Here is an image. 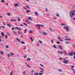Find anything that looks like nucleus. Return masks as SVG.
I'll return each instance as SVG.
<instances>
[{
	"mask_svg": "<svg viewBox=\"0 0 75 75\" xmlns=\"http://www.w3.org/2000/svg\"><path fill=\"white\" fill-rule=\"evenodd\" d=\"M60 43H61V42H57V43L58 44H60Z\"/></svg>",
	"mask_w": 75,
	"mask_h": 75,
	"instance_id": "51",
	"label": "nucleus"
},
{
	"mask_svg": "<svg viewBox=\"0 0 75 75\" xmlns=\"http://www.w3.org/2000/svg\"><path fill=\"white\" fill-rule=\"evenodd\" d=\"M59 59H60V60H62V59H63V58H60Z\"/></svg>",
	"mask_w": 75,
	"mask_h": 75,
	"instance_id": "54",
	"label": "nucleus"
},
{
	"mask_svg": "<svg viewBox=\"0 0 75 75\" xmlns=\"http://www.w3.org/2000/svg\"><path fill=\"white\" fill-rule=\"evenodd\" d=\"M64 60L63 62L65 64H68V63H69V62H68V61L67 60H65V59H64Z\"/></svg>",
	"mask_w": 75,
	"mask_h": 75,
	"instance_id": "2",
	"label": "nucleus"
},
{
	"mask_svg": "<svg viewBox=\"0 0 75 75\" xmlns=\"http://www.w3.org/2000/svg\"><path fill=\"white\" fill-rule=\"evenodd\" d=\"M52 43H54V40H52Z\"/></svg>",
	"mask_w": 75,
	"mask_h": 75,
	"instance_id": "42",
	"label": "nucleus"
},
{
	"mask_svg": "<svg viewBox=\"0 0 75 75\" xmlns=\"http://www.w3.org/2000/svg\"><path fill=\"white\" fill-rule=\"evenodd\" d=\"M26 66H27V67H29L30 68H31V67L30 66H29V65H28V64H27Z\"/></svg>",
	"mask_w": 75,
	"mask_h": 75,
	"instance_id": "25",
	"label": "nucleus"
},
{
	"mask_svg": "<svg viewBox=\"0 0 75 75\" xmlns=\"http://www.w3.org/2000/svg\"><path fill=\"white\" fill-rule=\"evenodd\" d=\"M40 69H41V71H44V69H43L41 68L40 67Z\"/></svg>",
	"mask_w": 75,
	"mask_h": 75,
	"instance_id": "15",
	"label": "nucleus"
},
{
	"mask_svg": "<svg viewBox=\"0 0 75 75\" xmlns=\"http://www.w3.org/2000/svg\"><path fill=\"white\" fill-rule=\"evenodd\" d=\"M64 54H65V55H67V53H66V52Z\"/></svg>",
	"mask_w": 75,
	"mask_h": 75,
	"instance_id": "63",
	"label": "nucleus"
},
{
	"mask_svg": "<svg viewBox=\"0 0 75 75\" xmlns=\"http://www.w3.org/2000/svg\"><path fill=\"white\" fill-rule=\"evenodd\" d=\"M39 33L40 34H41V31H39Z\"/></svg>",
	"mask_w": 75,
	"mask_h": 75,
	"instance_id": "60",
	"label": "nucleus"
},
{
	"mask_svg": "<svg viewBox=\"0 0 75 75\" xmlns=\"http://www.w3.org/2000/svg\"><path fill=\"white\" fill-rule=\"evenodd\" d=\"M1 37H4V33L3 32H2L1 34Z\"/></svg>",
	"mask_w": 75,
	"mask_h": 75,
	"instance_id": "6",
	"label": "nucleus"
},
{
	"mask_svg": "<svg viewBox=\"0 0 75 75\" xmlns=\"http://www.w3.org/2000/svg\"><path fill=\"white\" fill-rule=\"evenodd\" d=\"M28 20H31V21H32V19H31V17H28Z\"/></svg>",
	"mask_w": 75,
	"mask_h": 75,
	"instance_id": "12",
	"label": "nucleus"
},
{
	"mask_svg": "<svg viewBox=\"0 0 75 75\" xmlns=\"http://www.w3.org/2000/svg\"><path fill=\"white\" fill-rule=\"evenodd\" d=\"M64 29H66L68 31L69 30V28L68 26H64L63 27Z\"/></svg>",
	"mask_w": 75,
	"mask_h": 75,
	"instance_id": "3",
	"label": "nucleus"
},
{
	"mask_svg": "<svg viewBox=\"0 0 75 75\" xmlns=\"http://www.w3.org/2000/svg\"><path fill=\"white\" fill-rule=\"evenodd\" d=\"M35 14L36 16H38V12H35Z\"/></svg>",
	"mask_w": 75,
	"mask_h": 75,
	"instance_id": "18",
	"label": "nucleus"
},
{
	"mask_svg": "<svg viewBox=\"0 0 75 75\" xmlns=\"http://www.w3.org/2000/svg\"><path fill=\"white\" fill-rule=\"evenodd\" d=\"M30 40H31L32 41H33V38H32V37H31L30 38Z\"/></svg>",
	"mask_w": 75,
	"mask_h": 75,
	"instance_id": "35",
	"label": "nucleus"
},
{
	"mask_svg": "<svg viewBox=\"0 0 75 75\" xmlns=\"http://www.w3.org/2000/svg\"><path fill=\"white\" fill-rule=\"evenodd\" d=\"M34 75H38V73L35 72Z\"/></svg>",
	"mask_w": 75,
	"mask_h": 75,
	"instance_id": "17",
	"label": "nucleus"
},
{
	"mask_svg": "<svg viewBox=\"0 0 75 75\" xmlns=\"http://www.w3.org/2000/svg\"><path fill=\"white\" fill-rule=\"evenodd\" d=\"M21 42L22 43V44H25V42Z\"/></svg>",
	"mask_w": 75,
	"mask_h": 75,
	"instance_id": "49",
	"label": "nucleus"
},
{
	"mask_svg": "<svg viewBox=\"0 0 75 75\" xmlns=\"http://www.w3.org/2000/svg\"><path fill=\"white\" fill-rule=\"evenodd\" d=\"M56 16L57 17H59V14H58V13H56Z\"/></svg>",
	"mask_w": 75,
	"mask_h": 75,
	"instance_id": "30",
	"label": "nucleus"
},
{
	"mask_svg": "<svg viewBox=\"0 0 75 75\" xmlns=\"http://www.w3.org/2000/svg\"><path fill=\"white\" fill-rule=\"evenodd\" d=\"M29 33L30 34H31V33H33V31L31 30L29 31Z\"/></svg>",
	"mask_w": 75,
	"mask_h": 75,
	"instance_id": "24",
	"label": "nucleus"
},
{
	"mask_svg": "<svg viewBox=\"0 0 75 75\" xmlns=\"http://www.w3.org/2000/svg\"><path fill=\"white\" fill-rule=\"evenodd\" d=\"M26 12L27 13H30V11L27 10V11H26Z\"/></svg>",
	"mask_w": 75,
	"mask_h": 75,
	"instance_id": "36",
	"label": "nucleus"
},
{
	"mask_svg": "<svg viewBox=\"0 0 75 75\" xmlns=\"http://www.w3.org/2000/svg\"><path fill=\"white\" fill-rule=\"evenodd\" d=\"M58 71H59L60 72H62V70L60 69H59Z\"/></svg>",
	"mask_w": 75,
	"mask_h": 75,
	"instance_id": "38",
	"label": "nucleus"
},
{
	"mask_svg": "<svg viewBox=\"0 0 75 75\" xmlns=\"http://www.w3.org/2000/svg\"><path fill=\"white\" fill-rule=\"evenodd\" d=\"M13 33L14 34H16V33H17V32H16V31H14Z\"/></svg>",
	"mask_w": 75,
	"mask_h": 75,
	"instance_id": "29",
	"label": "nucleus"
},
{
	"mask_svg": "<svg viewBox=\"0 0 75 75\" xmlns=\"http://www.w3.org/2000/svg\"><path fill=\"white\" fill-rule=\"evenodd\" d=\"M42 74H43V73H39V75H42Z\"/></svg>",
	"mask_w": 75,
	"mask_h": 75,
	"instance_id": "37",
	"label": "nucleus"
},
{
	"mask_svg": "<svg viewBox=\"0 0 75 75\" xmlns=\"http://www.w3.org/2000/svg\"><path fill=\"white\" fill-rule=\"evenodd\" d=\"M60 41H61L62 42H63V39L62 40H60Z\"/></svg>",
	"mask_w": 75,
	"mask_h": 75,
	"instance_id": "55",
	"label": "nucleus"
},
{
	"mask_svg": "<svg viewBox=\"0 0 75 75\" xmlns=\"http://www.w3.org/2000/svg\"><path fill=\"white\" fill-rule=\"evenodd\" d=\"M11 21H12V22H13V21H16V20H13L12 19H11Z\"/></svg>",
	"mask_w": 75,
	"mask_h": 75,
	"instance_id": "9",
	"label": "nucleus"
},
{
	"mask_svg": "<svg viewBox=\"0 0 75 75\" xmlns=\"http://www.w3.org/2000/svg\"><path fill=\"white\" fill-rule=\"evenodd\" d=\"M7 25L8 27H11V24L9 23L7 24Z\"/></svg>",
	"mask_w": 75,
	"mask_h": 75,
	"instance_id": "5",
	"label": "nucleus"
},
{
	"mask_svg": "<svg viewBox=\"0 0 75 75\" xmlns=\"http://www.w3.org/2000/svg\"><path fill=\"white\" fill-rule=\"evenodd\" d=\"M27 60V61L28 60H29V61H31V59H30V58H28Z\"/></svg>",
	"mask_w": 75,
	"mask_h": 75,
	"instance_id": "32",
	"label": "nucleus"
},
{
	"mask_svg": "<svg viewBox=\"0 0 75 75\" xmlns=\"http://www.w3.org/2000/svg\"><path fill=\"white\" fill-rule=\"evenodd\" d=\"M7 15L8 16H9L11 15V14L10 13H7Z\"/></svg>",
	"mask_w": 75,
	"mask_h": 75,
	"instance_id": "14",
	"label": "nucleus"
},
{
	"mask_svg": "<svg viewBox=\"0 0 75 75\" xmlns=\"http://www.w3.org/2000/svg\"><path fill=\"white\" fill-rule=\"evenodd\" d=\"M73 12H75V10L71 11V12L69 13V14L71 17H74V16H73V15H74V13Z\"/></svg>",
	"mask_w": 75,
	"mask_h": 75,
	"instance_id": "1",
	"label": "nucleus"
},
{
	"mask_svg": "<svg viewBox=\"0 0 75 75\" xmlns=\"http://www.w3.org/2000/svg\"><path fill=\"white\" fill-rule=\"evenodd\" d=\"M19 28L18 27H16V28H15V29L16 30V29H18Z\"/></svg>",
	"mask_w": 75,
	"mask_h": 75,
	"instance_id": "50",
	"label": "nucleus"
},
{
	"mask_svg": "<svg viewBox=\"0 0 75 75\" xmlns=\"http://www.w3.org/2000/svg\"><path fill=\"white\" fill-rule=\"evenodd\" d=\"M6 22H4V25H6Z\"/></svg>",
	"mask_w": 75,
	"mask_h": 75,
	"instance_id": "59",
	"label": "nucleus"
},
{
	"mask_svg": "<svg viewBox=\"0 0 75 75\" xmlns=\"http://www.w3.org/2000/svg\"><path fill=\"white\" fill-rule=\"evenodd\" d=\"M38 25H39V26H41V27L42 26L43 27H44V26L43 25H39L38 24Z\"/></svg>",
	"mask_w": 75,
	"mask_h": 75,
	"instance_id": "19",
	"label": "nucleus"
},
{
	"mask_svg": "<svg viewBox=\"0 0 75 75\" xmlns=\"http://www.w3.org/2000/svg\"><path fill=\"white\" fill-rule=\"evenodd\" d=\"M23 57L24 58H27V57H26V56H23Z\"/></svg>",
	"mask_w": 75,
	"mask_h": 75,
	"instance_id": "46",
	"label": "nucleus"
},
{
	"mask_svg": "<svg viewBox=\"0 0 75 75\" xmlns=\"http://www.w3.org/2000/svg\"><path fill=\"white\" fill-rule=\"evenodd\" d=\"M24 50H26V46H25V48H23Z\"/></svg>",
	"mask_w": 75,
	"mask_h": 75,
	"instance_id": "52",
	"label": "nucleus"
},
{
	"mask_svg": "<svg viewBox=\"0 0 75 75\" xmlns=\"http://www.w3.org/2000/svg\"><path fill=\"white\" fill-rule=\"evenodd\" d=\"M16 40H17V41H18V42H21V41H20V40L18 39V38H17Z\"/></svg>",
	"mask_w": 75,
	"mask_h": 75,
	"instance_id": "11",
	"label": "nucleus"
},
{
	"mask_svg": "<svg viewBox=\"0 0 75 75\" xmlns=\"http://www.w3.org/2000/svg\"><path fill=\"white\" fill-rule=\"evenodd\" d=\"M7 55L8 58H9L10 57V54H8Z\"/></svg>",
	"mask_w": 75,
	"mask_h": 75,
	"instance_id": "40",
	"label": "nucleus"
},
{
	"mask_svg": "<svg viewBox=\"0 0 75 75\" xmlns=\"http://www.w3.org/2000/svg\"><path fill=\"white\" fill-rule=\"evenodd\" d=\"M1 2L3 3V2H5V1L4 0H1Z\"/></svg>",
	"mask_w": 75,
	"mask_h": 75,
	"instance_id": "26",
	"label": "nucleus"
},
{
	"mask_svg": "<svg viewBox=\"0 0 75 75\" xmlns=\"http://www.w3.org/2000/svg\"><path fill=\"white\" fill-rule=\"evenodd\" d=\"M10 54H11V56H12V55H14V53H10Z\"/></svg>",
	"mask_w": 75,
	"mask_h": 75,
	"instance_id": "23",
	"label": "nucleus"
},
{
	"mask_svg": "<svg viewBox=\"0 0 75 75\" xmlns=\"http://www.w3.org/2000/svg\"><path fill=\"white\" fill-rule=\"evenodd\" d=\"M30 23H31V22H30V21H28V24H30Z\"/></svg>",
	"mask_w": 75,
	"mask_h": 75,
	"instance_id": "47",
	"label": "nucleus"
},
{
	"mask_svg": "<svg viewBox=\"0 0 75 75\" xmlns=\"http://www.w3.org/2000/svg\"><path fill=\"white\" fill-rule=\"evenodd\" d=\"M39 42L41 43V44H42V42L41 41H39Z\"/></svg>",
	"mask_w": 75,
	"mask_h": 75,
	"instance_id": "56",
	"label": "nucleus"
},
{
	"mask_svg": "<svg viewBox=\"0 0 75 75\" xmlns=\"http://www.w3.org/2000/svg\"><path fill=\"white\" fill-rule=\"evenodd\" d=\"M15 7H18V4H15Z\"/></svg>",
	"mask_w": 75,
	"mask_h": 75,
	"instance_id": "8",
	"label": "nucleus"
},
{
	"mask_svg": "<svg viewBox=\"0 0 75 75\" xmlns=\"http://www.w3.org/2000/svg\"><path fill=\"white\" fill-rule=\"evenodd\" d=\"M7 35H5V38H6V39H7Z\"/></svg>",
	"mask_w": 75,
	"mask_h": 75,
	"instance_id": "39",
	"label": "nucleus"
},
{
	"mask_svg": "<svg viewBox=\"0 0 75 75\" xmlns=\"http://www.w3.org/2000/svg\"><path fill=\"white\" fill-rule=\"evenodd\" d=\"M66 43L67 44H69V42H66Z\"/></svg>",
	"mask_w": 75,
	"mask_h": 75,
	"instance_id": "48",
	"label": "nucleus"
},
{
	"mask_svg": "<svg viewBox=\"0 0 75 75\" xmlns=\"http://www.w3.org/2000/svg\"><path fill=\"white\" fill-rule=\"evenodd\" d=\"M40 66H41V67H44V65H42V64H40Z\"/></svg>",
	"mask_w": 75,
	"mask_h": 75,
	"instance_id": "41",
	"label": "nucleus"
},
{
	"mask_svg": "<svg viewBox=\"0 0 75 75\" xmlns=\"http://www.w3.org/2000/svg\"><path fill=\"white\" fill-rule=\"evenodd\" d=\"M68 55L70 56H72V55H73V54L71 53V52H69L68 54Z\"/></svg>",
	"mask_w": 75,
	"mask_h": 75,
	"instance_id": "4",
	"label": "nucleus"
},
{
	"mask_svg": "<svg viewBox=\"0 0 75 75\" xmlns=\"http://www.w3.org/2000/svg\"><path fill=\"white\" fill-rule=\"evenodd\" d=\"M18 21H21V20H20V18H19V17H18Z\"/></svg>",
	"mask_w": 75,
	"mask_h": 75,
	"instance_id": "16",
	"label": "nucleus"
},
{
	"mask_svg": "<svg viewBox=\"0 0 75 75\" xmlns=\"http://www.w3.org/2000/svg\"><path fill=\"white\" fill-rule=\"evenodd\" d=\"M37 47H38L39 46V43H38L37 44Z\"/></svg>",
	"mask_w": 75,
	"mask_h": 75,
	"instance_id": "61",
	"label": "nucleus"
},
{
	"mask_svg": "<svg viewBox=\"0 0 75 75\" xmlns=\"http://www.w3.org/2000/svg\"><path fill=\"white\" fill-rule=\"evenodd\" d=\"M58 54H60V51H58Z\"/></svg>",
	"mask_w": 75,
	"mask_h": 75,
	"instance_id": "44",
	"label": "nucleus"
},
{
	"mask_svg": "<svg viewBox=\"0 0 75 75\" xmlns=\"http://www.w3.org/2000/svg\"><path fill=\"white\" fill-rule=\"evenodd\" d=\"M0 52H1V54L2 55H3V51H1Z\"/></svg>",
	"mask_w": 75,
	"mask_h": 75,
	"instance_id": "33",
	"label": "nucleus"
},
{
	"mask_svg": "<svg viewBox=\"0 0 75 75\" xmlns=\"http://www.w3.org/2000/svg\"><path fill=\"white\" fill-rule=\"evenodd\" d=\"M50 30L51 32L52 31V28H50Z\"/></svg>",
	"mask_w": 75,
	"mask_h": 75,
	"instance_id": "20",
	"label": "nucleus"
},
{
	"mask_svg": "<svg viewBox=\"0 0 75 75\" xmlns=\"http://www.w3.org/2000/svg\"><path fill=\"white\" fill-rule=\"evenodd\" d=\"M53 47L54 48H55L56 49H57V46L55 45H54Z\"/></svg>",
	"mask_w": 75,
	"mask_h": 75,
	"instance_id": "13",
	"label": "nucleus"
},
{
	"mask_svg": "<svg viewBox=\"0 0 75 75\" xmlns=\"http://www.w3.org/2000/svg\"><path fill=\"white\" fill-rule=\"evenodd\" d=\"M24 9H25L26 10H27V9H26V8H25V6H24Z\"/></svg>",
	"mask_w": 75,
	"mask_h": 75,
	"instance_id": "45",
	"label": "nucleus"
},
{
	"mask_svg": "<svg viewBox=\"0 0 75 75\" xmlns=\"http://www.w3.org/2000/svg\"><path fill=\"white\" fill-rule=\"evenodd\" d=\"M63 54V52L62 51H61L60 52V54Z\"/></svg>",
	"mask_w": 75,
	"mask_h": 75,
	"instance_id": "34",
	"label": "nucleus"
},
{
	"mask_svg": "<svg viewBox=\"0 0 75 75\" xmlns=\"http://www.w3.org/2000/svg\"><path fill=\"white\" fill-rule=\"evenodd\" d=\"M6 48H8V47H9V46L8 45H7L6 46Z\"/></svg>",
	"mask_w": 75,
	"mask_h": 75,
	"instance_id": "43",
	"label": "nucleus"
},
{
	"mask_svg": "<svg viewBox=\"0 0 75 75\" xmlns=\"http://www.w3.org/2000/svg\"><path fill=\"white\" fill-rule=\"evenodd\" d=\"M6 34H8V35H10V34L8 33H6Z\"/></svg>",
	"mask_w": 75,
	"mask_h": 75,
	"instance_id": "57",
	"label": "nucleus"
},
{
	"mask_svg": "<svg viewBox=\"0 0 75 75\" xmlns=\"http://www.w3.org/2000/svg\"><path fill=\"white\" fill-rule=\"evenodd\" d=\"M18 34L20 35V34H21V32H20V31H18Z\"/></svg>",
	"mask_w": 75,
	"mask_h": 75,
	"instance_id": "31",
	"label": "nucleus"
},
{
	"mask_svg": "<svg viewBox=\"0 0 75 75\" xmlns=\"http://www.w3.org/2000/svg\"><path fill=\"white\" fill-rule=\"evenodd\" d=\"M20 25L21 27H23V26L24 25L22 24H21Z\"/></svg>",
	"mask_w": 75,
	"mask_h": 75,
	"instance_id": "62",
	"label": "nucleus"
},
{
	"mask_svg": "<svg viewBox=\"0 0 75 75\" xmlns=\"http://www.w3.org/2000/svg\"><path fill=\"white\" fill-rule=\"evenodd\" d=\"M62 25H63L64 26H65V25H66V24H65L64 23H62Z\"/></svg>",
	"mask_w": 75,
	"mask_h": 75,
	"instance_id": "22",
	"label": "nucleus"
},
{
	"mask_svg": "<svg viewBox=\"0 0 75 75\" xmlns=\"http://www.w3.org/2000/svg\"><path fill=\"white\" fill-rule=\"evenodd\" d=\"M47 33L45 32H43V35H47Z\"/></svg>",
	"mask_w": 75,
	"mask_h": 75,
	"instance_id": "10",
	"label": "nucleus"
},
{
	"mask_svg": "<svg viewBox=\"0 0 75 75\" xmlns=\"http://www.w3.org/2000/svg\"><path fill=\"white\" fill-rule=\"evenodd\" d=\"M58 47L60 48V50H62V49H63V47H62L61 46H58Z\"/></svg>",
	"mask_w": 75,
	"mask_h": 75,
	"instance_id": "7",
	"label": "nucleus"
},
{
	"mask_svg": "<svg viewBox=\"0 0 75 75\" xmlns=\"http://www.w3.org/2000/svg\"><path fill=\"white\" fill-rule=\"evenodd\" d=\"M24 24V25H25L26 26H27L28 25L27 23H23Z\"/></svg>",
	"mask_w": 75,
	"mask_h": 75,
	"instance_id": "21",
	"label": "nucleus"
},
{
	"mask_svg": "<svg viewBox=\"0 0 75 75\" xmlns=\"http://www.w3.org/2000/svg\"><path fill=\"white\" fill-rule=\"evenodd\" d=\"M26 6L27 7V8H30V6H29L27 5H26Z\"/></svg>",
	"mask_w": 75,
	"mask_h": 75,
	"instance_id": "28",
	"label": "nucleus"
},
{
	"mask_svg": "<svg viewBox=\"0 0 75 75\" xmlns=\"http://www.w3.org/2000/svg\"><path fill=\"white\" fill-rule=\"evenodd\" d=\"M71 40V39H67L65 40V41H67V40Z\"/></svg>",
	"mask_w": 75,
	"mask_h": 75,
	"instance_id": "27",
	"label": "nucleus"
},
{
	"mask_svg": "<svg viewBox=\"0 0 75 75\" xmlns=\"http://www.w3.org/2000/svg\"><path fill=\"white\" fill-rule=\"evenodd\" d=\"M73 54H74V55L75 56V52L73 53Z\"/></svg>",
	"mask_w": 75,
	"mask_h": 75,
	"instance_id": "64",
	"label": "nucleus"
},
{
	"mask_svg": "<svg viewBox=\"0 0 75 75\" xmlns=\"http://www.w3.org/2000/svg\"><path fill=\"white\" fill-rule=\"evenodd\" d=\"M15 28H14V27L13 28V29H12V30H14Z\"/></svg>",
	"mask_w": 75,
	"mask_h": 75,
	"instance_id": "58",
	"label": "nucleus"
},
{
	"mask_svg": "<svg viewBox=\"0 0 75 75\" xmlns=\"http://www.w3.org/2000/svg\"><path fill=\"white\" fill-rule=\"evenodd\" d=\"M12 73H13V71H11V74H10V75H12Z\"/></svg>",
	"mask_w": 75,
	"mask_h": 75,
	"instance_id": "53",
	"label": "nucleus"
}]
</instances>
